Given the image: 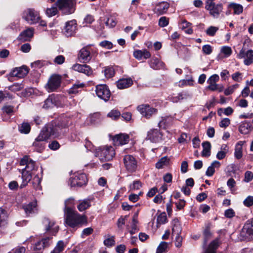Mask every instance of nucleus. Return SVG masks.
<instances>
[{"label": "nucleus", "mask_w": 253, "mask_h": 253, "mask_svg": "<svg viewBox=\"0 0 253 253\" xmlns=\"http://www.w3.org/2000/svg\"><path fill=\"white\" fill-rule=\"evenodd\" d=\"M64 132L65 130H63L59 126H54L52 125L45 126L33 143L34 150L41 152L44 148L45 144L43 141L47 140L51 136L57 137Z\"/></svg>", "instance_id": "obj_1"}, {"label": "nucleus", "mask_w": 253, "mask_h": 253, "mask_svg": "<svg viewBox=\"0 0 253 253\" xmlns=\"http://www.w3.org/2000/svg\"><path fill=\"white\" fill-rule=\"evenodd\" d=\"M64 219L65 223L73 228L86 223L84 215L80 214L75 210L69 209L64 211Z\"/></svg>", "instance_id": "obj_2"}, {"label": "nucleus", "mask_w": 253, "mask_h": 253, "mask_svg": "<svg viewBox=\"0 0 253 253\" xmlns=\"http://www.w3.org/2000/svg\"><path fill=\"white\" fill-rule=\"evenodd\" d=\"M98 54L96 47L93 45H87L82 48L78 54V59L83 63H88L95 58Z\"/></svg>", "instance_id": "obj_3"}, {"label": "nucleus", "mask_w": 253, "mask_h": 253, "mask_svg": "<svg viewBox=\"0 0 253 253\" xmlns=\"http://www.w3.org/2000/svg\"><path fill=\"white\" fill-rule=\"evenodd\" d=\"M95 156L101 161H109L115 156V150L112 146H101L95 150Z\"/></svg>", "instance_id": "obj_4"}, {"label": "nucleus", "mask_w": 253, "mask_h": 253, "mask_svg": "<svg viewBox=\"0 0 253 253\" xmlns=\"http://www.w3.org/2000/svg\"><path fill=\"white\" fill-rule=\"evenodd\" d=\"M75 0H58L57 5L64 14H71L75 11Z\"/></svg>", "instance_id": "obj_5"}, {"label": "nucleus", "mask_w": 253, "mask_h": 253, "mask_svg": "<svg viewBox=\"0 0 253 253\" xmlns=\"http://www.w3.org/2000/svg\"><path fill=\"white\" fill-rule=\"evenodd\" d=\"M23 18L31 25L38 23L41 19L39 12L33 8H29L25 10Z\"/></svg>", "instance_id": "obj_6"}, {"label": "nucleus", "mask_w": 253, "mask_h": 253, "mask_svg": "<svg viewBox=\"0 0 253 253\" xmlns=\"http://www.w3.org/2000/svg\"><path fill=\"white\" fill-rule=\"evenodd\" d=\"M27 241L32 243V249L34 251H41L50 246L51 243V238L47 237L33 243L35 241V238L31 236Z\"/></svg>", "instance_id": "obj_7"}, {"label": "nucleus", "mask_w": 253, "mask_h": 253, "mask_svg": "<svg viewBox=\"0 0 253 253\" xmlns=\"http://www.w3.org/2000/svg\"><path fill=\"white\" fill-rule=\"evenodd\" d=\"M61 77L59 75H53L48 80L45 87L48 92H52L56 90L61 84Z\"/></svg>", "instance_id": "obj_8"}, {"label": "nucleus", "mask_w": 253, "mask_h": 253, "mask_svg": "<svg viewBox=\"0 0 253 253\" xmlns=\"http://www.w3.org/2000/svg\"><path fill=\"white\" fill-rule=\"evenodd\" d=\"M219 80V77L217 74H214L211 76L207 80V83L209 85L207 86V89L211 91L218 90L221 92L223 90V86L222 84H216Z\"/></svg>", "instance_id": "obj_9"}, {"label": "nucleus", "mask_w": 253, "mask_h": 253, "mask_svg": "<svg viewBox=\"0 0 253 253\" xmlns=\"http://www.w3.org/2000/svg\"><path fill=\"white\" fill-rule=\"evenodd\" d=\"M205 9L211 16L214 18H218L223 10V4L221 3L206 4Z\"/></svg>", "instance_id": "obj_10"}, {"label": "nucleus", "mask_w": 253, "mask_h": 253, "mask_svg": "<svg viewBox=\"0 0 253 253\" xmlns=\"http://www.w3.org/2000/svg\"><path fill=\"white\" fill-rule=\"evenodd\" d=\"M125 168L127 171L130 172L135 171L137 168V162L136 159L132 155H125L123 159Z\"/></svg>", "instance_id": "obj_11"}, {"label": "nucleus", "mask_w": 253, "mask_h": 253, "mask_svg": "<svg viewBox=\"0 0 253 253\" xmlns=\"http://www.w3.org/2000/svg\"><path fill=\"white\" fill-rule=\"evenodd\" d=\"M87 182V178L85 174L80 173L71 177L69 180V183L71 187H81L85 185Z\"/></svg>", "instance_id": "obj_12"}, {"label": "nucleus", "mask_w": 253, "mask_h": 253, "mask_svg": "<svg viewBox=\"0 0 253 253\" xmlns=\"http://www.w3.org/2000/svg\"><path fill=\"white\" fill-rule=\"evenodd\" d=\"M96 94L100 99L105 101H108L111 93L108 87L106 84H98L96 86Z\"/></svg>", "instance_id": "obj_13"}, {"label": "nucleus", "mask_w": 253, "mask_h": 253, "mask_svg": "<svg viewBox=\"0 0 253 253\" xmlns=\"http://www.w3.org/2000/svg\"><path fill=\"white\" fill-rule=\"evenodd\" d=\"M137 110L143 116L147 119L150 118L157 112L156 109L150 107L148 104H142L138 106Z\"/></svg>", "instance_id": "obj_14"}, {"label": "nucleus", "mask_w": 253, "mask_h": 253, "mask_svg": "<svg viewBox=\"0 0 253 253\" xmlns=\"http://www.w3.org/2000/svg\"><path fill=\"white\" fill-rule=\"evenodd\" d=\"M72 69L75 71L83 73L87 76H90L93 74L92 69L86 64H75L72 66Z\"/></svg>", "instance_id": "obj_15"}, {"label": "nucleus", "mask_w": 253, "mask_h": 253, "mask_svg": "<svg viewBox=\"0 0 253 253\" xmlns=\"http://www.w3.org/2000/svg\"><path fill=\"white\" fill-rule=\"evenodd\" d=\"M77 22L75 20L69 21L65 23L63 33L67 37L73 36L77 30Z\"/></svg>", "instance_id": "obj_16"}, {"label": "nucleus", "mask_w": 253, "mask_h": 253, "mask_svg": "<svg viewBox=\"0 0 253 253\" xmlns=\"http://www.w3.org/2000/svg\"><path fill=\"white\" fill-rule=\"evenodd\" d=\"M42 224L46 232H49L52 235H55L58 231V227L55 226V222L48 218H44Z\"/></svg>", "instance_id": "obj_17"}, {"label": "nucleus", "mask_w": 253, "mask_h": 253, "mask_svg": "<svg viewBox=\"0 0 253 253\" xmlns=\"http://www.w3.org/2000/svg\"><path fill=\"white\" fill-rule=\"evenodd\" d=\"M21 166H26L24 169L27 171L32 172L36 169L35 162L31 160L28 156H24L20 161Z\"/></svg>", "instance_id": "obj_18"}, {"label": "nucleus", "mask_w": 253, "mask_h": 253, "mask_svg": "<svg viewBox=\"0 0 253 253\" xmlns=\"http://www.w3.org/2000/svg\"><path fill=\"white\" fill-rule=\"evenodd\" d=\"M22 208L24 210L26 214L30 216L38 212L37 202L36 200H34L28 204H25L22 206Z\"/></svg>", "instance_id": "obj_19"}, {"label": "nucleus", "mask_w": 253, "mask_h": 253, "mask_svg": "<svg viewBox=\"0 0 253 253\" xmlns=\"http://www.w3.org/2000/svg\"><path fill=\"white\" fill-rule=\"evenodd\" d=\"M162 134L158 129H151L147 133V139L152 142L157 143L162 140Z\"/></svg>", "instance_id": "obj_20"}, {"label": "nucleus", "mask_w": 253, "mask_h": 253, "mask_svg": "<svg viewBox=\"0 0 253 253\" xmlns=\"http://www.w3.org/2000/svg\"><path fill=\"white\" fill-rule=\"evenodd\" d=\"M113 141L115 145H123L128 142L129 136L127 134L122 133L117 134L113 137Z\"/></svg>", "instance_id": "obj_21"}, {"label": "nucleus", "mask_w": 253, "mask_h": 253, "mask_svg": "<svg viewBox=\"0 0 253 253\" xmlns=\"http://www.w3.org/2000/svg\"><path fill=\"white\" fill-rule=\"evenodd\" d=\"M28 73V70L26 66H22L13 69L10 74L12 77H15L18 78L24 77Z\"/></svg>", "instance_id": "obj_22"}, {"label": "nucleus", "mask_w": 253, "mask_h": 253, "mask_svg": "<svg viewBox=\"0 0 253 253\" xmlns=\"http://www.w3.org/2000/svg\"><path fill=\"white\" fill-rule=\"evenodd\" d=\"M134 57L137 60L147 59L150 58L151 54L146 49L135 50L133 54Z\"/></svg>", "instance_id": "obj_23"}, {"label": "nucleus", "mask_w": 253, "mask_h": 253, "mask_svg": "<svg viewBox=\"0 0 253 253\" xmlns=\"http://www.w3.org/2000/svg\"><path fill=\"white\" fill-rule=\"evenodd\" d=\"M239 56L240 58H244V64L246 65H250L253 63V50H249L245 53L241 51Z\"/></svg>", "instance_id": "obj_24"}, {"label": "nucleus", "mask_w": 253, "mask_h": 253, "mask_svg": "<svg viewBox=\"0 0 253 253\" xmlns=\"http://www.w3.org/2000/svg\"><path fill=\"white\" fill-rule=\"evenodd\" d=\"M133 84L130 78L121 79L117 82V86L118 88L123 89L130 87Z\"/></svg>", "instance_id": "obj_25"}, {"label": "nucleus", "mask_w": 253, "mask_h": 253, "mask_svg": "<svg viewBox=\"0 0 253 253\" xmlns=\"http://www.w3.org/2000/svg\"><path fill=\"white\" fill-rule=\"evenodd\" d=\"M242 232L246 236L253 235V219L247 221L243 227Z\"/></svg>", "instance_id": "obj_26"}, {"label": "nucleus", "mask_w": 253, "mask_h": 253, "mask_svg": "<svg viewBox=\"0 0 253 253\" xmlns=\"http://www.w3.org/2000/svg\"><path fill=\"white\" fill-rule=\"evenodd\" d=\"M33 34L34 29L33 28H29L22 32L18 37V38L20 40L27 41L33 36Z\"/></svg>", "instance_id": "obj_27"}, {"label": "nucleus", "mask_w": 253, "mask_h": 253, "mask_svg": "<svg viewBox=\"0 0 253 253\" xmlns=\"http://www.w3.org/2000/svg\"><path fill=\"white\" fill-rule=\"evenodd\" d=\"M32 172L27 171L24 169H22V183L20 187L23 188L25 187L28 183L31 180Z\"/></svg>", "instance_id": "obj_28"}, {"label": "nucleus", "mask_w": 253, "mask_h": 253, "mask_svg": "<svg viewBox=\"0 0 253 253\" xmlns=\"http://www.w3.org/2000/svg\"><path fill=\"white\" fill-rule=\"evenodd\" d=\"M252 126L250 123L243 122L239 127V131L243 134H248L252 130Z\"/></svg>", "instance_id": "obj_29"}, {"label": "nucleus", "mask_w": 253, "mask_h": 253, "mask_svg": "<svg viewBox=\"0 0 253 253\" xmlns=\"http://www.w3.org/2000/svg\"><path fill=\"white\" fill-rule=\"evenodd\" d=\"M172 121V119L170 117H165L162 118V120L158 124L160 128H166L169 126Z\"/></svg>", "instance_id": "obj_30"}, {"label": "nucleus", "mask_w": 253, "mask_h": 253, "mask_svg": "<svg viewBox=\"0 0 253 253\" xmlns=\"http://www.w3.org/2000/svg\"><path fill=\"white\" fill-rule=\"evenodd\" d=\"M220 163L217 161H213L211 165L209 166L206 171V174L208 176H211L215 172V168L220 167Z\"/></svg>", "instance_id": "obj_31"}, {"label": "nucleus", "mask_w": 253, "mask_h": 253, "mask_svg": "<svg viewBox=\"0 0 253 253\" xmlns=\"http://www.w3.org/2000/svg\"><path fill=\"white\" fill-rule=\"evenodd\" d=\"M228 7L233 9V13L236 15H240L243 11V6L239 3L231 2L228 5Z\"/></svg>", "instance_id": "obj_32"}, {"label": "nucleus", "mask_w": 253, "mask_h": 253, "mask_svg": "<svg viewBox=\"0 0 253 253\" xmlns=\"http://www.w3.org/2000/svg\"><path fill=\"white\" fill-rule=\"evenodd\" d=\"M244 142L240 141L236 145L234 156L237 159H240L242 157V146Z\"/></svg>", "instance_id": "obj_33"}, {"label": "nucleus", "mask_w": 253, "mask_h": 253, "mask_svg": "<svg viewBox=\"0 0 253 253\" xmlns=\"http://www.w3.org/2000/svg\"><path fill=\"white\" fill-rule=\"evenodd\" d=\"M151 68L155 70L160 69L163 66V63L157 58H153L149 61Z\"/></svg>", "instance_id": "obj_34"}, {"label": "nucleus", "mask_w": 253, "mask_h": 253, "mask_svg": "<svg viewBox=\"0 0 253 253\" xmlns=\"http://www.w3.org/2000/svg\"><path fill=\"white\" fill-rule=\"evenodd\" d=\"M203 150L202 155L203 157H209L211 155V145L209 141H205L202 143Z\"/></svg>", "instance_id": "obj_35"}, {"label": "nucleus", "mask_w": 253, "mask_h": 253, "mask_svg": "<svg viewBox=\"0 0 253 253\" xmlns=\"http://www.w3.org/2000/svg\"><path fill=\"white\" fill-rule=\"evenodd\" d=\"M218 240L215 239L213 240L210 243L205 253H215V250L218 248Z\"/></svg>", "instance_id": "obj_36"}, {"label": "nucleus", "mask_w": 253, "mask_h": 253, "mask_svg": "<svg viewBox=\"0 0 253 253\" xmlns=\"http://www.w3.org/2000/svg\"><path fill=\"white\" fill-rule=\"evenodd\" d=\"M55 105V98L53 95H50L49 97L44 101V103L43 105V108L45 109H48L52 108Z\"/></svg>", "instance_id": "obj_37"}, {"label": "nucleus", "mask_w": 253, "mask_h": 253, "mask_svg": "<svg viewBox=\"0 0 253 253\" xmlns=\"http://www.w3.org/2000/svg\"><path fill=\"white\" fill-rule=\"evenodd\" d=\"M91 206V201L90 199H86L83 200L81 203L77 206L78 209L80 211H83Z\"/></svg>", "instance_id": "obj_38"}, {"label": "nucleus", "mask_w": 253, "mask_h": 253, "mask_svg": "<svg viewBox=\"0 0 253 253\" xmlns=\"http://www.w3.org/2000/svg\"><path fill=\"white\" fill-rule=\"evenodd\" d=\"M169 159L168 157H163L156 164V168L158 169H162L164 166H167L169 164Z\"/></svg>", "instance_id": "obj_39"}, {"label": "nucleus", "mask_w": 253, "mask_h": 253, "mask_svg": "<svg viewBox=\"0 0 253 253\" xmlns=\"http://www.w3.org/2000/svg\"><path fill=\"white\" fill-rule=\"evenodd\" d=\"M84 86L83 83H77L75 84L69 90V94H76L79 92L81 88Z\"/></svg>", "instance_id": "obj_40"}, {"label": "nucleus", "mask_w": 253, "mask_h": 253, "mask_svg": "<svg viewBox=\"0 0 253 253\" xmlns=\"http://www.w3.org/2000/svg\"><path fill=\"white\" fill-rule=\"evenodd\" d=\"M64 211L68 210L69 209L70 210H75V202L74 199L73 198H69L67 199L64 203Z\"/></svg>", "instance_id": "obj_41"}, {"label": "nucleus", "mask_w": 253, "mask_h": 253, "mask_svg": "<svg viewBox=\"0 0 253 253\" xmlns=\"http://www.w3.org/2000/svg\"><path fill=\"white\" fill-rule=\"evenodd\" d=\"M65 248L64 243L62 241H59L56 246L50 253H62Z\"/></svg>", "instance_id": "obj_42"}, {"label": "nucleus", "mask_w": 253, "mask_h": 253, "mask_svg": "<svg viewBox=\"0 0 253 253\" xmlns=\"http://www.w3.org/2000/svg\"><path fill=\"white\" fill-rule=\"evenodd\" d=\"M169 8V4L167 2H162L156 7V11L160 14L165 13Z\"/></svg>", "instance_id": "obj_43"}, {"label": "nucleus", "mask_w": 253, "mask_h": 253, "mask_svg": "<svg viewBox=\"0 0 253 253\" xmlns=\"http://www.w3.org/2000/svg\"><path fill=\"white\" fill-rule=\"evenodd\" d=\"M107 116L113 120H116L120 117L121 113L118 110L113 109L107 114Z\"/></svg>", "instance_id": "obj_44"}, {"label": "nucleus", "mask_w": 253, "mask_h": 253, "mask_svg": "<svg viewBox=\"0 0 253 253\" xmlns=\"http://www.w3.org/2000/svg\"><path fill=\"white\" fill-rule=\"evenodd\" d=\"M6 215L5 211L2 209H0V231L6 224Z\"/></svg>", "instance_id": "obj_45"}, {"label": "nucleus", "mask_w": 253, "mask_h": 253, "mask_svg": "<svg viewBox=\"0 0 253 253\" xmlns=\"http://www.w3.org/2000/svg\"><path fill=\"white\" fill-rule=\"evenodd\" d=\"M31 129L30 126L29 124L23 123L21 124V126L19 127V130L20 132L27 134Z\"/></svg>", "instance_id": "obj_46"}, {"label": "nucleus", "mask_w": 253, "mask_h": 253, "mask_svg": "<svg viewBox=\"0 0 253 253\" xmlns=\"http://www.w3.org/2000/svg\"><path fill=\"white\" fill-rule=\"evenodd\" d=\"M233 112V109L230 107L226 108H220L217 111V113L219 116H221L222 113L224 114L226 116L231 115Z\"/></svg>", "instance_id": "obj_47"}, {"label": "nucleus", "mask_w": 253, "mask_h": 253, "mask_svg": "<svg viewBox=\"0 0 253 253\" xmlns=\"http://www.w3.org/2000/svg\"><path fill=\"white\" fill-rule=\"evenodd\" d=\"M157 222L159 225L164 224L167 222V217L165 212H162L158 216Z\"/></svg>", "instance_id": "obj_48"}, {"label": "nucleus", "mask_w": 253, "mask_h": 253, "mask_svg": "<svg viewBox=\"0 0 253 253\" xmlns=\"http://www.w3.org/2000/svg\"><path fill=\"white\" fill-rule=\"evenodd\" d=\"M181 228L177 221L173 225L172 229V235L174 236L175 235H180Z\"/></svg>", "instance_id": "obj_49"}, {"label": "nucleus", "mask_w": 253, "mask_h": 253, "mask_svg": "<svg viewBox=\"0 0 253 253\" xmlns=\"http://www.w3.org/2000/svg\"><path fill=\"white\" fill-rule=\"evenodd\" d=\"M115 74V70L112 67H106L104 70V75L107 78H110L114 76Z\"/></svg>", "instance_id": "obj_50"}, {"label": "nucleus", "mask_w": 253, "mask_h": 253, "mask_svg": "<svg viewBox=\"0 0 253 253\" xmlns=\"http://www.w3.org/2000/svg\"><path fill=\"white\" fill-rule=\"evenodd\" d=\"M168 248V243L166 242H162L157 249L156 253H163L166 252Z\"/></svg>", "instance_id": "obj_51"}, {"label": "nucleus", "mask_w": 253, "mask_h": 253, "mask_svg": "<svg viewBox=\"0 0 253 253\" xmlns=\"http://www.w3.org/2000/svg\"><path fill=\"white\" fill-rule=\"evenodd\" d=\"M239 85L237 84L229 86L224 90V94L226 95H229L232 94L235 90L239 87Z\"/></svg>", "instance_id": "obj_52"}, {"label": "nucleus", "mask_w": 253, "mask_h": 253, "mask_svg": "<svg viewBox=\"0 0 253 253\" xmlns=\"http://www.w3.org/2000/svg\"><path fill=\"white\" fill-rule=\"evenodd\" d=\"M41 180L38 176H35L33 178V185L34 188L36 190H41V186L40 185Z\"/></svg>", "instance_id": "obj_53"}, {"label": "nucleus", "mask_w": 253, "mask_h": 253, "mask_svg": "<svg viewBox=\"0 0 253 253\" xmlns=\"http://www.w3.org/2000/svg\"><path fill=\"white\" fill-rule=\"evenodd\" d=\"M24 85L22 84L15 83L9 86V88L12 91H18L23 88Z\"/></svg>", "instance_id": "obj_54"}, {"label": "nucleus", "mask_w": 253, "mask_h": 253, "mask_svg": "<svg viewBox=\"0 0 253 253\" xmlns=\"http://www.w3.org/2000/svg\"><path fill=\"white\" fill-rule=\"evenodd\" d=\"M218 28L214 26H210L206 30V34L210 36H214L218 31Z\"/></svg>", "instance_id": "obj_55"}, {"label": "nucleus", "mask_w": 253, "mask_h": 253, "mask_svg": "<svg viewBox=\"0 0 253 253\" xmlns=\"http://www.w3.org/2000/svg\"><path fill=\"white\" fill-rule=\"evenodd\" d=\"M57 12V9L56 7L47 8L46 10V14L48 17H52L55 15Z\"/></svg>", "instance_id": "obj_56"}, {"label": "nucleus", "mask_w": 253, "mask_h": 253, "mask_svg": "<svg viewBox=\"0 0 253 253\" xmlns=\"http://www.w3.org/2000/svg\"><path fill=\"white\" fill-rule=\"evenodd\" d=\"M203 234L204 236V244H206L208 239L211 237V235L210 228L209 227H206L204 229Z\"/></svg>", "instance_id": "obj_57"}, {"label": "nucleus", "mask_w": 253, "mask_h": 253, "mask_svg": "<svg viewBox=\"0 0 253 253\" xmlns=\"http://www.w3.org/2000/svg\"><path fill=\"white\" fill-rule=\"evenodd\" d=\"M244 205L247 207H250L253 205V196H249L243 201Z\"/></svg>", "instance_id": "obj_58"}, {"label": "nucleus", "mask_w": 253, "mask_h": 253, "mask_svg": "<svg viewBox=\"0 0 253 253\" xmlns=\"http://www.w3.org/2000/svg\"><path fill=\"white\" fill-rule=\"evenodd\" d=\"M65 58L63 55H59L57 56L54 59L53 62L55 64L61 65L65 62Z\"/></svg>", "instance_id": "obj_59"}, {"label": "nucleus", "mask_w": 253, "mask_h": 253, "mask_svg": "<svg viewBox=\"0 0 253 253\" xmlns=\"http://www.w3.org/2000/svg\"><path fill=\"white\" fill-rule=\"evenodd\" d=\"M221 52L225 55V57H228L232 53V49L230 47L225 46L222 47Z\"/></svg>", "instance_id": "obj_60"}, {"label": "nucleus", "mask_w": 253, "mask_h": 253, "mask_svg": "<svg viewBox=\"0 0 253 253\" xmlns=\"http://www.w3.org/2000/svg\"><path fill=\"white\" fill-rule=\"evenodd\" d=\"M142 186L141 182L139 180L134 181L133 183L130 185V190L139 189Z\"/></svg>", "instance_id": "obj_61"}, {"label": "nucleus", "mask_w": 253, "mask_h": 253, "mask_svg": "<svg viewBox=\"0 0 253 253\" xmlns=\"http://www.w3.org/2000/svg\"><path fill=\"white\" fill-rule=\"evenodd\" d=\"M93 231V229L91 227H88L85 228L82 231L81 237L84 238L85 236H88L92 233Z\"/></svg>", "instance_id": "obj_62"}, {"label": "nucleus", "mask_w": 253, "mask_h": 253, "mask_svg": "<svg viewBox=\"0 0 253 253\" xmlns=\"http://www.w3.org/2000/svg\"><path fill=\"white\" fill-rule=\"evenodd\" d=\"M202 51L205 54L209 55L212 52V49L210 45L206 44L203 46Z\"/></svg>", "instance_id": "obj_63"}, {"label": "nucleus", "mask_w": 253, "mask_h": 253, "mask_svg": "<svg viewBox=\"0 0 253 253\" xmlns=\"http://www.w3.org/2000/svg\"><path fill=\"white\" fill-rule=\"evenodd\" d=\"M169 24V19L166 17H162L159 21V25L162 27L167 26Z\"/></svg>", "instance_id": "obj_64"}]
</instances>
